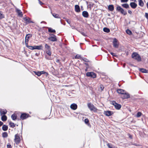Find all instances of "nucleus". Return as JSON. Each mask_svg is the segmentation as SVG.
<instances>
[{"instance_id": "72a5a7b5", "label": "nucleus", "mask_w": 148, "mask_h": 148, "mask_svg": "<svg viewBox=\"0 0 148 148\" xmlns=\"http://www.w3.org/2000/svg\"><path fill=\"white\" fill-rule=\"evenodd\" d=\"M9 125H10V127L13 128L15 126V124L12 122H11L10 123Z\"/></svg>"}, {"instance_id": "a19ab883", "label": "nucleus", "mask_w": 148, "mask_h": 148, "mask_svg": "<svg viewBox=\"0 0 148 148\" xmlns=\"http://www.w3.org/2000/svg\"><path fill=\"white\" fill-rule=\"evenodd\" d=\"M142 114V113L140 112H138L136 116L137 117H140Z\"/></svg>"}, {"instance_id": "a211bd4d", "label": "nucleus", "mask_w": 148, "mask_h": 148, "mask_svg": "<svg viewBox=\"0 0 148 148\" xmlns=\"http://www.w3.org/2000/svg\"><path fill=\"white\" fill-rule=\"evenodd\" d=\"M115 105H114V107L115 108L118 110L120 109L121 108V106L120 104H118L117 103H115Z\"/></svg>"}, {"instance_id": "cd10ccee", "label": "nucleus", "mask_w": 148, "mask_h": 148, "mask_svg": "<svg viewBox=\"0 0 148 148\" xmlns=\"http://www.w3.org/2000/svg\"><path fill=\"white\" fill-rule=\"evenodd\" d=\"M139 2V5L143 7L144 5V3L143 1L142 0H138Z\"/></svg>"}, {"instance_id": "0eeeda50", "label": "nucleus", "mask_w": 148, "mask_h": 148, "mask_svg": "<svg viewBox=\"0 0 148 148\" xmlns=\"http://www.w3.org/2000/svg\"><path fill=\"white\" fill-rule=\"evenodd\" d=\"M23 19L25 21H26V23H33V21H30V18H29L27 17H24L23 18Z\"/></svg>"}, {"instance_id": "aec40b11", "label": "nucleus", "mask_w": 148, "mask_h": 148, "mask_svg": "<svg viewBox=\"0 0 148 148\" xmlns=\"http://www.w3.org/2000/svg\"><path fill=\"white\" fill-rule=\"evenodd\" d=\"M108 9L110 11H112L114 10V7L113 5H110L108 6Z\"/></svg>"}, {"instance_id": "f3484780", "label": "nucleus", "mask_w": 148, "mask_h": 148, "mask_svg": "<svg viewBox=\"0 0 148 148\" xmlns=\"http://www.w3.org/2000/svg\"><path fill=\"white\" fill-rule=\"evenodd\" d=\"M75 11L77 12H78L80 11L79 7L77 5H75Z\"/></svg>"}, {"instance_id": "680f3d73", "label": "nucleus", "mask_w": 148, "mask_h": 148, "mask_svg": "<svg viewBox=\"0 0 148 148\" xmlns=\"http://www.w3.org/2000/svg\"><path fill=\"white\" fill-rule=\"evenodd\" d=\"M46 58L48 60H50L51 59V58H48L47 57H46Z\"/></svg>"}, {"instance_id": "f8f14e48", "label": "nucleus", "mask_w": 148, "mask_h": 148, "mask_svg": "<svg viewBox=\"0 0 148 148\" xmlns=\"http://www.w3.org/2000/svg\"><path fill=\"white\" fill-rule=\"evenodd\" d=\"M123 99H128L130 97V95L126 92H125V93L123 94Z\"/></svg>"}, {"instance_id": "39448f33", "label": "nucleus", "mask_w": 148, "mask_h": 148, "mask_svg": "<svg viewBox=\"0 0 148 148\" xmlns=\"http://www.w3.org/2000/svg\"><path fill=\"white\" fill-rule=\"evenodd\" d=\"M113 45L114 47L116 48H117L119 47V44L118 42V41L116 38L114 39L113 41Z\"/></svg>"}, {"instance_id": "13d9d810", "label": "nucleus", "mask_w": 148, "mask_h": 148, "mask_svg": "<svg viewBox=\"0 0 148 148\" xmlns=\"http://www.w3.org/2000/svg\"><path fill=\"white\" fill-rule=\"evenodd\" d=\"M128 13L130 14H131L132 13V12L130 10H128Z\"/></svg>"}, {"instance_id": "de8ad7c7", "label": "nucleus", "mask_w": 148, "mask_h": 148, "mask_svg": "<svg viewBox=\"0 0 148 148\" xmlns=\"http://www.w3.org/2000/svg\"><path fill=\"white\" fill-rule=\"evenodd\" d=\"M128 0H121V3H126L128 1Z\"/></svg>"}, {"instance_id": "f704fd0d", "label": "nucleus", "mask_w": 148, "mask_h": 148, "mask_svg": "<svg viewBox=\"0 0 148 148\" xmlns=\"http://www.w3.org/2000/svg\"><path fill=\"white\" fill-rule=\"evenodd\" d=\"M53 16L55 18H59V16L58 14H56V13H52Z\"/></svg>"}, {"instance_id": "a18cd8bd", "label": "nucleus", "mask_w": 148, "mask_h": 148, "mask_svg": "<svg viewBox=\"0 0 148 148\" xmlns=\"http://www.w3.org/2000/svg\"><path fill=\"white\" fill-rule=\"evenodd\" d=\"M84 122L86 124H87L89 122L88 119H85Z\"/></svg>"}, {"instance_id": "603ef678", "label": "nucleus", "mask_w": 148, "mask_h": 148, "mask_svg": "<svg viewBox=\"0 0 148 148\" xmlns=\"http://www.w3.org/2000/svg\"><path fill=\"white\" fill-rule=\"evenodd\" d=\"M110 54L113 56H115V57H116L117 56V55H116L115 53H113V52H111L110 53Z\"/></svg>"}, {"instance_id": "b1692460", "label": "nucleus", "mask_w": 148, "mask_h": 148, "mask_svg": "<svg viewBox=\"0 0 148 148\" xmlns=\"http://www.w3.org/2000/svg\"><path fill=\"white\" fill-rule=\"evenodd\" d=\"M7 111L6 110H1L0 111V114L1 115L2 114L3 115H5V114H6Z\"/></svg>"}, {"instance_id": "bb28decb", "label": "nucleus", "mask_w": 148, "mask_h": 148, "mask_svg": "<svg viewBox=\"0 0 148 148\" xmlns=\"http://www.w3.org/2000/svg\"><path fill=\"white\" fill-rule=\"evenodd\" d=\"M1 119L3 121H5L7 119V117L5 115H3L2 116Z\"/></svg>"}, {"instance_id": "20e7f679", "label": "nucleus", "mask_w": 148, "mask_h": 148, "mask_svg": "<svg viewBox=\"0 0 148 148\" xmlns=\"http://www.w3.org/2000/svg\"><path fill=\"white\" fill-rule=\"evenodd\" d=\"M86 75L87 77H90L93 78H95L96 77V74L93 72H88L86 73Z\"/></svg>"}, {"instance_id": "1a4fd4ad", "label": "nucleus", "mask_w": 148, "mask_h": 148, "mask_svg": "<svg viewBox=\"0 0 148 148\" xmlns=\"http://www.w3.org/2000/svg\"><path fill=\"white\" fill-rule=\"evenodd\" d=\"M130 5L131 7L133 9H135L137 6L136 3L133 2H131Z\"/></svg>"}, {"instance_id": "f03ea898", "label": "nucleus", "mask_w": 148, "mask_h": 148, "mask_svg": "<svg viewBox=\"0 0 148 148\" xmlns=\"http://www.w3.org/2000/svg\"><path fill=\"white\" fill-rule=\"evenodd\" d=\"M87 106L91 111H93L94 112H97V108L91 103H88Z\"/></svg>"}, {"instance_id": "2f4dec72", "label": "nucleus", "mask_w": 148, "mask_h": 148, "mask_svg": "<svg viewBox=\"0 0 148 148\" xmlns=\"http://www.w3.org/2000/svg\"><path fill=\"white\" fill-rule=\"evenodd\" d=\"M48 31L49 32H51V33H54L56 32V31L55 30L53 29L50 27L49 28Z\"/></svg>"}, {"instance_id": "09e8293b", "label": "nucleus", "mask_w": 148, "mask_h": 148, "mask_svg": "<svg viewBox=\"0 0 148 148\" xmlns=\"http://www.w3.org/2000/svg\"><path fill=\"white\" fill-rule=\"evenodd\" d=\"M80 33L82 34L84 36H86V33L84 32H79Z\"/></svg>"}, {"instance_id": "69168bd1", "label": "nucleus", "mask_w": 148, "mask_h": 148, "mask_svg": "<svg viewBox=\"0 0 148 148\" xmlns=\"http://www.w3.org/2000/svg\"><path fill=\"white\" fill-rule=\"evenodd\" d=\"M147 8H148V2H147Z\"/></svg>"}, {"instance_id": "864d4df0", "label": "nucleus", "mask_w": 148, "mask_h": 148, "mask_svg": "<svg viewBox=\"0 0 148 148\" xmlns=\"http://www.w3.org/2000/svg\"><path fill=\"white\" fill-rule=\"evenodd\" d=\"M145 16L147 19H148V13H145Z\"/></svg>"}, {"instance_id": "c85d7f7f", "label": "nucleus", "mask_w": 148, "mask_h": 148, "mask_svg": "<svg viewBox=\"0 0 148 148\" xmlns=\"http://www.w3.org/2000/svg\"><path fill=\"white\" fill-rule=\"evenodd\" d=\"M17 116L14 114H12L11 116V118L13 120H15L16 119Z\"/></svg>"}, {"instance_id": "393cba45", "label": "nucleus", "mask_w": 148, "mask_h": 148, "mask_svg": "<svg viewBox=\"0 0 148 148\" xmlns=\"http://www.w3.org/2000/svg\"><path fill=\"white\" fill-rule=\"evenodd\" d=\"M139 71L143 73H147L148 72V71L147 70L143 68L140 69Z\"/></svg>"}, {"instance_id": "9d476101", "label": "nucleus", "mask_w": 148, "mask_h": 148, "mask_svg": "<svg viewBox=\"0 0 148 148\" xmlns=\"http://www.w3.org/2000/svg\"><path fill=\"white\" fill-rule=\"evenodd\" d=\"M70 108L71 109L73 110H75L77 109V104L75 103H73L71 105Z\"/></svg>"}, {"instance_id": "4d7b16f0", "label": "nucleus", "mask_w": 148, "mask_h": 148, "mask_svg": "<svg viewBox=\"0 0 148 148\" xmlns=\"http://www.w3.org/2000/svg\"><path fill=\"white\" fill-rule=\"evenodd\" d=\"M115 103H116L115 101H113L111 102L112 104V105H114H114H115Z\"/></svg>"}, {"instance_id": "49530a36", "label": "nucleus", "mask_w": 148, "mask_h": 148, "mask_svg": "<svg viewBox=\"0 0 148 148\" xmlns=\"http://www.w3.org/2000/svg\"><path fill=\"white\" fill-rule=\"evenodd\" d=\"M100 88L101 90H103L104 88V87L103 85H101L100 86Z\"/></svg>"}, {"instance_id": "8fccbe9b", "label": "nucleus", "mask_w": 148, "mask_h": 148, "mask_svg": "<svg viewBox=\"0 0 148 148\" xmlns=\"http://www.w3.org/2000/svg\"><path fill=\"white\" fill-rule=\"evenodd\" d=\"M40 73H41V75L42 74H45V73H46L47 74H48L47 73H46L44 71H40Z\"/></svg>"}, {"instance_id": "412c9836", "label": "nucleus", "mask_w": 148, "mask_h": 148, "mask_svg": "<svg viewBox=\"0 0 148 148\" xmlns=\"http://www.w3.org/2000/svg\"><path fill=\"white\" fill-rule=\"evenodd\" d=\"M45 51L48 50H51L50 47L47 44H46L45 45Z\"/></svg>"}, {"instance_id": "5701e85b", "label": "nucleus", "mask_w": 148, "mask_h": 148, "mask_svg": "<svg viewBox=\"0 0 148 148\" xmlns=\"http://www.w3.org/2000/svg\"><path fill=\"white\" fill-rule=\"evenodd\" d=\"M105 114L106 116H108L112 115V112L110 111H107L105 112Z\"/></svg>"}, {"instance_id": "c9c22d12", "label": "nucleus", "mask_w": 148, "mask_h": 148, "mask_svg": "<svg viewBox=\"0 0 148 148\" xmlns=\"http://www.w3.org/2000/svg\"><path fill=\"white\" fill-rule=\"evenodd\" d=\"M121 14H123L124 15H125L127 14V12L126 10H125L123 9Z\"/></svg>"}, {"instance_id": "a878e982", "label": "nucleus", "mask_w": 148, "mask_h": 148, "mask_svg": "<svg viewBox=\"0 0 148 148\" xmlns=\"http://www.w3.org/2000/svg\"><path fill=\"white\" fill-rule=\"evenodd\" d=\"M8 126L5 125H3L2 127V129L4 131H7L8 129Z\"/></svg>"}, {"instance_id": "9b49d317", "label": "nucleus", "mask_w": 148, "mask_h": 148, "mask_svg": "<svg viewBox=\"0 0 148 148\" xmlns=\"http://www.w3.org/2000/svg\"><path fill=\"white\" fill-rule=\"evenodd\" d=\"M82 15L84 17L88 18V14L87 12L84 11L82 13Z\"/></svg>"}, {"instance_id": "6ab92c4d", "label": "nucleus", "mask_w": 148, "mask_h": 148, "mask_svg": "<svg viewBox=\"0 0 148 148\" xmlns=\"http://www.w3.org/2000/svg\"><path fill=\"white\" fill-rule=\"evenodd\" d=\"M123 9L120 6L118 5L117 6L116 8V10L117 11H118L119 12H120L121 13L122 12Z\"/></svg>"}, {"instance_id": "dca6fc26", "label": "nucleus", "mask_w": 148, "mask_h": 148, "mask_svg": "<svg viewBox=\"0 0 148 148\" xmlns=\"http://www.w3.org/2000/svg\"><path fill=\"white\" fill-rule=\"evenodd\" d=\"M32 37V35L31 34H27L25 37V42H28L29 39Z\"/></svg>"}, {"instance_id": "7c9ffc66", "label": "nucleus", "mask_w": 148, "mask_h": 148, "mask_svg": "<svg viewBox=\"0 0 148 148\" xmlns=\"http://www.w3.org/2000/svg\"><path fill=\"white\" fill-rule=\"evenodd\" d=\"M103 30L104 32L107 33H108L110 32V29L106 27L104 28L103 29Z\"/></svg>"}, {"instance_id": "473e14b6", "label": "nucleus", "mask_w": 148, "mask_h": 148, "mask_svg": "<svg viewBox=\"0 0 148 148\" xmlns=\"http://www.w3.org/2000/svg\"><path fill=\"white\" fill-rule=\"evenodd\" d=\"M47 54L49 56H51V50H49L45 51Z\"/></svg>"}, {"instance_id": "6e6552de", "label": "nucleus", "mask_w": 148, "mask_h": 148, "mask_svg": "<svg viewBox=\"0 0 148 148\" xmlns=\"http://www.w3.org/2000/svg\"><path fill=\"white\" fill-rule=\"evenodd\" d=\"M28 117V114H27L25 113L22 114L20 116L22 120L25 119Z\"/></svg>"}, {"instance_id": "6e6d98bb", "label": "nucleus", "mask_w": 148, "mask_h": 148, "mask_svg": "<svg viewBox=\"0 0 148 148\" xmlns=\"http://www.w3.org/2000/svg\"><path fill=\"white\" fill-rule=\"evenodd\" d=\"M25 44L26 46L28 48V46H29L28 45V42L25 41Z\"/></svg>"}, {"instance_id": "4be33fe9", "label": "nucleus", "mask_w": 148, "mask_h": 148, "mask_svg": "<svg viewBox=\"0 0 148 148\" xmlns=\"http://www.w3.org/2000/svg\"><path fill=\"white\" fill-rule=\"evenodd\" d=\"M121 5L123 8L126 9L129 8H130L129 5L127 3L122 4Z\"/></svg>"}, {"instance_id": "c03bdc74", "label": "nucleus", "mask_w": 148, "mask_h": 148, "mask_svg": "<svg viewBox=\"0 0 148 148\" xmlns=\"http://www.w3.org/2000/svg\"><path fill=\"white\" fill-rule=\"evenodd\" d=\"M7 147L8 148H12V147L11 145L9 144L8 143L7 145Z\"/></svg>"}, {"instance_id": "58836bf2", "label": "nucleus", "mask_w": 148, "mask_h": 148, "mask_svg": "<svg viewBox=\"0 0 148 148\" xmlns=\"http://www.w3.org/2000/svg\"><path fill=\"white\" fill-rule=\"evenodd\" d=\"M126 32V33L129 35H131L132 34V32L129 29H127Z\"/></svg>"}, {"instance_id": "0e129e2a", "label": "nucleus", "mask_w": 148, "mask_h": 148, "mask_svg": "<svg viewBox=\"0 0 148 148\" xmlns=\"http://www.w3.org/2000/svg\"><path fill=\"white\" fill-rule=\"evenodd\" d=\"M35 55L36 56H38V53H35Z\"/></svg>"}, {"instance_id": "c756f323", "label": "nucleus", "mask_w": 148, "mask_h": 148, "mask_svg": "<svg viewBox=\"0 0 148 148\" xmlns=\"http://www.w3.org/2000/svg\"><path fill=\"white\" fill-rule=\"evenodd\" d=\"M4 17V15L3 12L0 10V20Z\"/></svg>"}, {"instance_id": "2eb2a0df", "label": "nucleus", "mask_w": 148, "mask_h": 148, "mask_svg": "<svg viewBox=\"0 0 148 148\" xmlns=\"http://www.w3.org/2000/svg\"><path fill=\"white\" fill-rule=\"evenodd\" d=\"M42 46L41 45L39 46H34V49L41 50L42 49Z\"/></svg>"}, {"instance_id": "f257e3e1", "label": "nucleus", "mask_w": 148, "mask_h": 148, "mask_svg": "<svg viewBox=\"0 0 148 148\" xmlns=\"http://www.w3.org/2000/svg\"><path fill=\"white\" fill-rule=\"evenodd\" d=\"M132 57L134 59L137 60L138 61L141 60V58L140 55L136 53H133L132 55Z\"/></svg>"}, {"instance_id": "423d86ee", "label": "nucleus", "mask_w": 148, "mask_h": 148, "mask_svg": "<svg viewBox=\"0 0 148 148\" xmlns=\"http://www.w3.org/2000/svg\"><path fill=\"white\" fill-rule=\"evenodd\" d=\"M14 140L16 144L20 142V138L18 134H16L15 136Z\"/></svg>"}, {"instance_id": "338daca9", "label": "nucleus", "mask_w": 148, "mask_h": 148, "mask_svg": "<svg viewBox=\"0 0 148 148\" xmlns=\"http://www.w3.org/2000/svg\"><path fill=\"white\" fill-rule=\"evenodd\" d=\"M88 68V67H87L86 69L85 70V71H87V69Z\"/></svg>"}, {"instance_id": "774afa93", "label": "nucleus", "mask_w": 148, "mask_h": 148, "mask_svg": "<svg viewBox=\"0 0 148 148\" xmlns=\"http://www.w3.org/2000/svg\"><path fill=\"white\" fill-rule=\"evenodd\" d=\"M45 23V21H43L41 22V23Z\"/></svg>"}, {"instance_id": "4c0bfd02", "label": "nucleus", "mask_w": 148, "mask_h": 148, "mask_svg": "<svg viewBox=\"0 0 148 148\" xmlns=\"http://www.w3.org/2000/svg\"><path fill=\"white\" fill-rule=\"evenodd\" d=\"M8 136V134L6 132H4L2 134L3 137L4 138L7 137Z\"/></svg>"}, {"instance_id": "ddd939ff", "label": "nucleus", "mask_w": 148, "mask_h": 148, "mask_svg": "<svg viewBox=\"0 0 148 148\" xmlns=\"http://www.w3.org/2000/svg\"><path fill=\"white\" fill-rule=\"evenodd\" d=\"M117 92L121 94H123L125 93V92H126L125 90L122 89H118L117 90Z\"/></svg>"}, {"instance_id": "79ce46f5", "label": "nucleus", "mask_w": 148, "mask_h": 148, "mask_svg": "<svg viewBox=\"0 0 148 148\" xmlns=\"http://www.w3.org/2000/svg\"><path fill=\"white\" fill-rule=\"evenodd\" d=\"M82 59L85 62H88V60L87 59H86V58H82Z\"/></svg>"}, {"instance_id": "bf43d9fd", "label": "nucleus", "mask_w": 148, "mask_h": 148, "mask_svg": "<svg viewBox=\"0 0 148 148\" xmlns=\"http://www.w3.org/2000/svg\"><path fill=\"white\" fill-rule=\"evenodd\" d=\"M3 123L2 121H0V127L1 126V125H3Z\"/></svg>"}, {"instance_id": "3c124183", "label": "nucleus", "mask_w": 148, "mask_h": 148, "mask_svg": "<svg viewBox=\"0 0 148 148\" xmlns=\"http://www.w3.org/2000/svg\"><path fill=\"white\" fill-rule=\"evenodd\" d=\"M66 21L69 24H70V23H71V21H69V20L68 19H66Z\"/></svg>"}, {"instance_id": "ea45409f", "label": "nucleus", "mask_w": 148, "mask_h": 148, "mask_svg": "<svg viewBox=\"0 0 148 148\" xmlns=\"http://www.w3.org/2000/svg\"><path fill=\"white\" fill-rule=\"evenodd\" d=\"M82 57L80 55L77 54L75 56V59H82Z\"/></svg>"}, {"instance_id": "e433bc0d", "label": "nucleus", "mask_w": 148, "mask_h": 148, "mask_svg": "<svg viewBox=\"0 0 148 148\" xmlns=\"http://www.w3.org/2000/svg\"><path fill=\"white\" fill-rule=\"evenodd\" d=\"M33 72H34V73H35L36 75H37L39 76L41 75V73L40 72V71L36 72L34 71Z\"/></svg>"}, {"instance_id": "7ed1b4c3", "label": "nucleus", "mask_w": 148, "mask_h": 148, "mask_svg": "<svg viewBox=\"0 0 148 148\" xmlns=\"http://www.w3.org/2000/svg\"><path fill=\"white\" fill-rule=\"evenodd\" d=\"M48 39L53 42L56 41L57 40L56 36L53 34H51L50 37L48 38Z\"/></svg>"}, {"instance_id": "052dcab7", "label": "nucleus", "mask_w": 148, "mask_h": 148, "mask_svg": "<svg viewBox=\"0 0 148 148\" xmlns=\"http://www.w3.org/2000/svg\"><path fill=\"white\" fill-rule=\"evenodd\" d=\"M38 1H39V3L41 5H42V4H43V3L42 2H41L40 0H39Z\"/></svg>"}, {"instance_id": "37998d69", "label": "nucleus", "mask_w": 148, "mask_h": 148, "mask_svg": "<svg viewBox=\"0 0 148 148\" xmlns=\"http://www.w3.org/2000/svg\"><path fill=\"white\" fill-rule=\"evenodd\" d=\"M28 48L31 50H34V46H28Z\"/></svg>"}, {"instance_id": "4468645a", "label": "nucleus", "mask_w": 148, "mask_h": 148, "mask_svg": "<svg viewBox=\"0 0 148 148\" xmlns=\"http://www.w3.org/2000/svg\"><path fill=\"white\" fill-rule=\"evenodd\" d=\"M16 12L18 14V15L20 17H22L23 16L22 12L21 11V10L18 9L16 8Z\"/></svg>"}, {"instance_id": "5fc2aeb1", "label": "nucleus", "mask_w": 148, "mask_h": 148, "mask_svg": "<svg viewBox=\"0 0 148 148\" xmlns=\"http://www.w3.org/2000/svg\"><path fill=\"white\" fill-rule=\"evenodd\" d=\"M107 146L109 147V148H112V147L110 145L109 143H108L107 144Z\"/></svg>"}, {"instance_id": "e2e57ef3", "label": "nucleus", "mask_w": 148, "mask_h": 148, "mask_svg": "<svg viewBox=\"0 0 148 148\" xmlns=\"http://www.w3.org/2000/svg\"><path fill=\"white\" fill-rule=\"evenodd\" d=\"M85 64L87 66V67H88V64L87 63H85Z\"/></svg>"}]
</instances>
